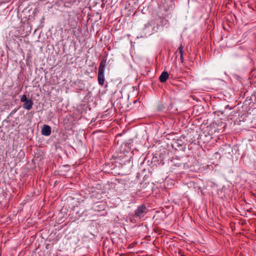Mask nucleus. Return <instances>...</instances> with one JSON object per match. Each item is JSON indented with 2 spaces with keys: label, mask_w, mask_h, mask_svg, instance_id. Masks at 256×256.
Here are the masks:
<instances>
[{
  "label": "nucleus",
  "mask_w": 256,
  "mask_h": 256,
  "mask_svg": "<svg viewBox=\"0 0 256 256\" xmlns=\"http://www.w3.org/2000/svg\"><path fill=\"white\" fill-rule=\"evenodd\" d=\"M106 64V58L103 57L98 67V84L102 86L104 82V72Z\"/></svg>",
  "instance_id": "1"
},
{
  "label": "nucleus",
  "mask_w": 256,
  "mask_h": 256,
  "mask_svg": "<svg viewBox=\"0 0 256 256\" xmlns=\"http://www.w3.org/2000/svg\"><path fill=\"white\" fill-rule=\"evenodd\" d=\"M144 212V206L142 204L138 208L135 212L134 218H140L143 216Z\"/></svg>",
  "instance_id": "3"
},
{
  "label": "nucleus",
  "mask_w": 256,
  "mask_h": 256,
  "mask_svg": "<svg viewBox=\"0 0 256 256\" xmlns=\"http://www.w3.org/2000/svg\"><path fill=\"white\" fill-rule=\"evenodd\" d=\"M28 100V99L27 98V97H26V95H25V94L22 95L20 98V101L22 102H24L27 101Z\"/></svg>",
  "instance_id": "7"
},
{
  "label": "nucleus",
  "mask_w": 256,
  "mask_h": 256,
  "mask_svg": "<svg viewBox=\"0 0 256 256\" xmlns=\"http://www.w3.org/2000/svg\"><path fill=\"white\" fill-rule=\"evenodd\" d=\"M51 134L50 127L46 124H44L42 128V134L45 136H48Z\"/></svg>",
  "instance_id": "2"
},
{
  "label": "nucleus",
  "mask_w": 256,
  "mask_h": 256,
  "mask_svg": "<svg viewBox=\"0 0 256 256\" xmlns=\"http://www.w3.org/2000/svg\"><path fill=\"white\" fill-rule=\"evenodd\" d=\"M33 102L31 99L28 100L27 101L24 102L23 104V108L26 110H30L32 109L33 106Z\"/></svg>",
  "instance_id": "4"
},
{
  "label": "nucleus",
  "mask_w": 256,
  "mask_h": 256,
  "mask_svg": "<svg viewBox=\"0 0 256 256\" xmlns=\"http://www.w3.org/2000/svg\"><path fill=\"white\" fill-rule=\"evenodd\" d=\"M178 52L179 53L180 56H184L183 46L182 44L178 46L177 50L176 52V54Z\"/></svg>",
  "instance_id": "6"
},
{
  "label": "nucleus",
  "mask_w": 256,
  "mask_h": 256,
  "mask_svg": "<svg viewBox=\"0 0 256 256\" xmlns=\"http://www.w3.org/2000/svg\"><path fill=\"white\" fill-rule=\"evenodd\" d=\"M180 60L182 63L184 62V56H180Z\"/></svg>",
  "instance_id": "8"
},
{
  "label": "nucleus",
  "mask_w": 256,
  "mask_h": 256,
  "mask_svg": "<svg viewBox=\"0 0 256 256\" xmlns=\"http://www.w3.org/2000/svg\"><path fill=\"white\" fill-rule=\"evenodd\" d=\"M140 172H138V173L137 174H136V178H137L138 179V178H140Z\"/></svg>",
  "instance_id": "9"
},
{
  "label": "nucleus",
  "mask_w": 256,
  "mask_h": 256,
  "mask_svg": "<svg viewBox=\"0 0 256 256\" xmlns=\"http://www.w3.org/2000/svg\"><path fill=\"white\" fill-rule=\"evenodd\" d=\"M169 74L166 72H163L160 76L159 79L160 82H164L168 79Z\"/></svg>",
  "instance_id": "5"
}]
</instances>
